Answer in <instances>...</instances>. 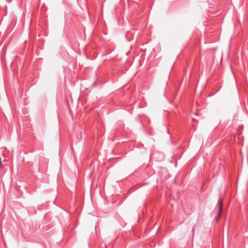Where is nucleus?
Wrapping results in <instances>:
<instances>
[{
	"label": "nucleus",
	"instance_id": "f257e3e1",
	"mask_svg": "<svg viewBox=\"0 0 248 248\" xmlns=\"http://www.w3.org/2000/svg\"><path fill=\"white\" fill-rule=\"evenodd\" d=\"M218 212L217 216L216 217L215 219L217 222H218L220 218L221 214H222V210L223 207V203H222V200L220 199L218 200Z\"/></svg>",
	"mask_w": 248,
	"mask_h": 248
},
{
	"label": "nucleus",
	"instance_id": "f03ea898",
	"mask_svg": "<svg viewBox=\"0 0 248 248\" xmlns=\"http://www.w3.org/2000/svg\"><path fill=\"white\" fill-rule=\"evenodd\" d=\"M2 164L1 161V158L0 157V169L2 168Z\"/></svg>",
	"mask_w": 248,
	"mask_h": 248
}]
</instances>
